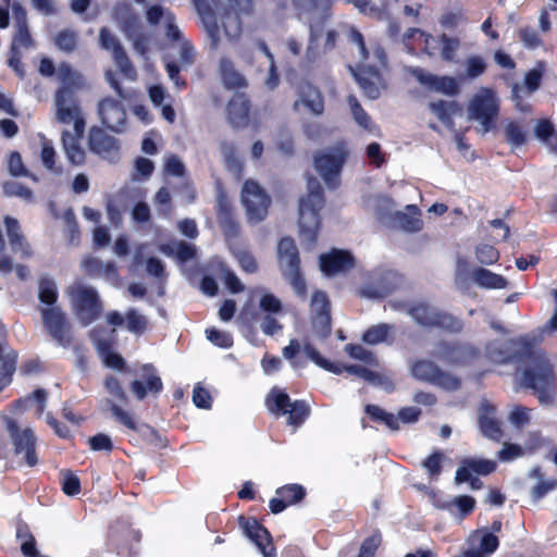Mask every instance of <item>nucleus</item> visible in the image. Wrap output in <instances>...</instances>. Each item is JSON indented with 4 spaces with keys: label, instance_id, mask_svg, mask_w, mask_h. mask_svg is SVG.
<instances>
[{
    "label": "nucleus",
    "instance_id": "obj_1",
    "mask_svg": "<svg viewBox=\"0 0 557 557\" xmlns=\"http://www.w3.org/2000/svg\"><path fill=\"white\" fill-rule=\"evenodd\" d=\"M298 14L306 16L309 23V41L305 59L313 62L321 53L320 41L323 39V51L334 48L337 32L330 29L323 33V26L331 16L333 0H293Z\"/></svg>",
    "mask_w": 557,
    "mask_h": 557
},
{
    "label": "nucleus",
    "instance_id": "obj_2",
    "mask_svg": "<svg viewBox=\"0 0 557 557\" xmlns=\"http://www.w3.org/2000/svg\"><path fill=\"white\" fill-rule=\"evenodd\" d=\"M193 1L214 45L220 35L218 15L221 5L226 3L228 5L222 16V26L225 35L230 38H236L240 33L239 13L249 12L251 9V0H212L215 8H211L205 0Z\"/></svg>",
    "mask_w": 557,
    "mask_h": 557
},
{
    "label": "nucleus",
    "instance_id": "obj_3",
    "mask_svg": "<svg viewBox=\"0 0 557 557\" xmlns=\"http://www.w3.org/2000/svg\"><path fill=\"white\" fill-rule=\"evenodd\" d=\"M146 20L151 26L162 25L166 38L180 42L178 64L175 62L166 63L169 78L175 85H180V71L188 69L195 62L194 48L183 38L182 30L176 24V18L169 9L159 4L151 5L146 11Z\"/></svg>",
    "mask_w": 557,
    "mask_h": 557
},
{
    "label": "nucleus",
    "instance_id": "obj_4",
    "mask_svg": "<svg viewBox=\"0 0 557 557\" xmlns=\"http://www.w3.org/2000/svg\"><path fill=\"white\" fill-rule=\"evenodd\" d=\"M350 40L357 45L359 54L362 58V63L357 71L350 67L352 75L358 82L363 92L371 99H376L380 96L381 89L384 87L383 81L376 66L386 65V55L381 47H375L372 51V58L375 61L374 64L366 63L369 59V52L366 49L363 36L360 32L351 29L349 35Z\"/></svg>",
    "mask_w": 557,
    "mask_h": 557
},
{
    "label": "nucleus",
    "instance_id": "obj_5",
    "mask_svg": "<svg viewBox=\"0 0 557 557\" xmlns=\"http://www.w3.org/2000/svg\"><path fill=\"white\" fill-rule=\"evenodd\" d=\"M308 195L299 201V233L309 245L315 243L319 230V211L324 206L323 190L317 178H309Z\"/></svg>",
    "mask_w": 557,
    "mask_h": 557
},
{
    "label": "nucleus",
    "instance_id": "obj_6",
    "mask_svg": "<svg viewBox=\"0 0 557 557\" xmlns=\"http://www.w3.org/2000/svg\"><path fill=\"white\" fill-rule=\"evenodd\" d=\"M521 384L532 388L542 404L549 403L554 394L555 376L548 360L533 355L530 366L522 372Z\"/></svg>",
    "mask_w": 557,
    "mask_h": 557
},
{
    "label": "nucleus",
    "instance_id": "obj_7",
    "mask_svg": "<svg viewBox=\"0 0 557 557\" xmlns=\"http://www.w3.org/2000/svg\"><path fill=\"white\" fill-rule=\"evenodd\" d=\"M499 98L493 89L482 87L470 99L468 120L479 123L478 132L486 134L494 128L499 114Z\"/></svg>",
    "mask_w": 557,
    "mask_h": 557
},
{
    "label": "nucleus",
    "instance_id": "obj_8",
    "mask_svg": "<svg viewBox=\"0 0 557 557\" xmlns=\"http://www.w3.org/2000/svg\"><path fill=\"white\" fill-rule=\"evenodd\" d=\"M73 313L83 325H89L102 311L99 294L92 286L74 283L65 290Z\"/></svg>",
    "mask_w": 557,
    "mask_h": 557
},
{
    "label": "nucleus",
    "instance_id": "obj_9",
    "mask_svg": "<svg viewBox=\"0 0 557 557\" xmlns=\"http://www.w3.org/2000/svg\"><path fill=\"white\" fill-rule=\"evenodd\" d=\"M348 154L347 144L338 141L314 156V169L329 188H336L339 185L341 172Z\"/></svg>",
    "mask_w": 557,
    "mask_h": 557
},
{
    "label": "nucleus",
    "instance_id": "obj_10",
    "mask_svg": "<svg viewBox=\"0 0 557 557\" xmlns=\"http://www.w3.org/2000/svg\"><path fill=\"white\" fill-rule=\"evenodd\" d=\"M277 258L281 271L289 282L295 293L304 295L306 284L299 273V255L294 240L289 237L282 238L277 245Z\"/></svg>",
    "mask_w": 557,
    "mask_h": 557
},
{
    "label": "nucleus",
    "instance_id": "obj_11",
    "mask_svg": "<svg viewBox=\"0 0 557 557\" xmlns=\"http://www.w3.org/2000/svg\"><path fill=\"white\" fill-rule=\"evenodd\" d=\"M104 387L109 397L102 400V409L111 412V416L129 430H137V422L134 416L124 410L120 404H126L128 397L115 376H108L104 380Z\"/></svg>",
    "mask_w": 557,
    "mask_h": 557
},
{
    "label": "nucleus",
    "instance_id": "obj_12",
    "mask_svg": "<svg viewBox=\"0 0 557 557\" xmlns=\"http://www.w3.org/2000/svg\"><path fill=\"white\" fill-rule=\"evenodd\" d=\"M304 354L317 366L325 369L335 374H341L343 371H347L349 374L357 375L364 381H368L374 385L383 386L385 389H391V382L384 379L381 374L370 371L361 366H348L343 367L341 364L333 363L319 354V351L309 343H306L302 347Z\"/></svg>",
    "mask_w": 557,
    "mask_h": 557
},
{
    "label": "nucleus",
    "instance_id": "obj_13",
    "mask_svg": "<svg viewBox=\"0 0 557 557\" xmlns=\"http://www.w3.org/2000/svg\"><path fill=\"white\" fill-rule=\"evenodd\" d=\"M267 408L275 414L288 416L287 422L298 426L309 414V407L305 401H292L289 396L280 388H273L265 400Z\"/></svg>",
    "mask_w": 557,
    "mask_h": 557
},
{
    "label": "nucleus",
    "instance_id": "obj_14",
    "mask_svg": "<svg viewBox=\"0 0 557 557\" xmlns=\"http://www.w3.org/2000/svg\"><path fill=\"white\" fill-rule=\"evenodd\" d=\"M41 322L50 337L60 346L66 347L70 344L71 324L66 314L60 306H45L38 308Z\"/></svg>",
    "mask_w": 557,
    "mask_h": 557
},
{
    "label": "nucleus",
    "instance_id": "obj_15",
    "mask_svg": "<svg viewBox=\"0 0 557 557\" xmlns=\"http://www.w3.org/2000/svg\"><path fill=\"white\" fill-rule=\"evenodd\" d=\"M411 375L423 382H428L446 391H456L460 386L459 380L442 371L434 362L430 360H417L410 366Z\"/></svg>",
    "mask_w": 557,
    "mask_h": 557
},
{
    "label": "nucleus",
    "instance_id": "obj_16",
    "mask_svg": "<svg viewBox=\"0 0 557 557\" xmlns=\"http://www.w3.org/2000/svg\"><path fill=\"white\" fill-rule=\"evenodd\" d=\"M53 101L57 121L62 124H73L76 136L83 137L86 122L75 97H67L64 91H55Z\"/></svg>",
    "mask_w": 557,
    "mask_h": 557
},
{
    "label": "nucleus",
    "instance_id": "obj_17",
    "mask_svg": "<svg viewBox=\"0 0 557 557\" xmlns=\"http://www.w3.org/2000/svg\"><path fill=\"white\" fill-rule=\"evenodd\" d=\"M5 425L16 455L23 456L28 467H34L37 463L35 451L36 436L34 431L30 428H20L16 421L8 417L5 418Z\"/></svg>",
    "mask_w": 557,
    "mask_h": 557
},
{
    "label": "nucleus",
    "instance_id": "obj_18",
    "mask_svg": "<svg viewBox=\"0 0 557 557\" xmlns=\"http://www.w3.org/2000/svg\"><path fill=\"white\" fill-rule=\"evenodd\" d=\"M242 201L250 222L258 223L265 218L270 205V198L264 194L258 183L247 181L244 184Z\"/></svg>",
    "mask_w": 557,
    "mask_h": 557
},
{
    "label": "nucleus",
    "instance_id": "obj_19",
    "mask_svg": "<svg viewBox=\"0 0 557 557\" xmlns=\"http://www.w3.org/2000/svg\"><path fill=\"white\" fill-rule=\"evenodd\" d=\"M409 314L420 325L441 326L445 330L458 332L461 330V322L450 314L441 313L435 307L426 304H418L409 310Z\"/></svg>",
    "mask_w": 557,
    "mask_h": 557
},
{
    "label": "nucleus",
    "instance_id": "obj_20",
    "mask_svg": "<svg viewBox=\"0 0 557 557\" xmlns=\"http://www.w3.org/2000/svg\"><path fill=\"white\" fill-rule=\"evenodd\" d=\"M399 283L394 271L379 270L370 274L368 282L361 287L360 296L369 299H381L391 294Z\"/></svg>",
    "mask_w": 557,
    "mask_h": 557
},
{
    "label": "nucleus",
    "instance_id": "obj_21",
    "mask_svg": "<svg viewBox=\"0 0 557 557\" xmlns=\"http://www.w3.org/2000/svg\"><path fill=\"white\" fill-rule=\"evenodd\" d=\"M312 326L319 337L331 333L330 301L323 292H315L310 302Z\"/></svg>",
    "mask_w": 557,
    "mask_h": 557
},
{
    "label": "nucleus",
    "instance_id": "obj_22",
    "mask_svg": "<svg viewBox=\"0 0 557 557\" xmlns=\"http://www.w3.org/2000/svg\"><path fill=\"white\" fill-rule=\"evenodd\" d=\"M412 75L425 88L446 96H456L460 90L458 79L453 76L434 75L419 67L412 70Z\"/></svg>",
    "mask_w": 557,
    "mask_h": 557
},
{
    "label": "nucleus",
    "instance_id": "obj_23",
    "mask_svg": "<svg viewBox=\"0 0 557 557\" xmlns=\"http://www.w3.org/2000/svg\"><path fill=\"white\" fill-rule=\"evenodd\" d=\"M239 524L245 535L259 548L263 557H273L275 549L271 544L269 531L256 519L240 518Z\"/></svg>",
    "mask_w": 557,
    "mask_h": 557
},
{
    "label": "nucleus",
    "instance_id": "obj_24",
    "mask_svg": "<svg viewBox=\"0 0 557 557\" xmlns=\"http://www.w3.org/2000/svg\"><path fill=\"white\" fill-rule=\"evenodd\" d=\"M114 330L110 334L101 332L97 329L92 330L90 337L96 346V349L102 360V362L112 369L122 370L124 368V359L111 349L112 336Z\"/></svg>",
    "mask_w": 557,
    "mask_h": 557
},
{
    "label": "nucleus",
    "instance_id": "obj_25",
    "mask_svg": "<svg viewBox=\"0 0 557 557\" xmlns=\"http://www.w3.org/2000/svg\"><path fill=\"white\" fill-rule=\"evenodd\" d=\"M89 147L92 152L109 161H115L120 156L116 139L100 128L90 129Z\"/></svg>",
    "mask_w": 557,
    "mask_h": 557
},
{
    "label": "nucleus",
    "instance_id": "obj_26",
    "mask_svg": "<svg viewBox=\"0 0 557 557\" xmlns=\"http://www.w3.org/2000/svg\"><path fill=\"white\" fill-rule=\"evenodd\" d=\"M144 381L134 380L131 384V391L138 400H143L149 393L159 394L162 391V381L151 364H145L141 368Z\"/></svg>",
    "mask_w": 557,
    "mask_h": 557
},
{
    "label": "nucleus",
    "instance_id": "obj_27",
    "mask_svg": "<svg viewBox=\"0 0 557 557\" xmlns=\"http://www.w3.org/2000/svg\"><path fill=\"white\" fill-rule=\"evenodd\" d=\"M114 17L122 24V28L126 36L133 40L134 49L144 54L146 52L147 44L143 37H134L133 29L137 27L138 21L133 14L128 4H120L114 9Z\"/></svg>",
    "mask_w": 557,
    "mask_h": 557
},
{
    "label": "nucleus",
    "instance_id": "obj_28",
    "mask_svg": "<svg viewBox=\"0 0 557 557\" xmlns=\"http://www.w3.org/2000/svg\"><path fill=\"white\" fill-rule=\"evenodd\" d=\"M354 267L352 256L345 250L334 249L320 257L321 271L326 275H336Z\"/></svg>",
    "mask_w": 557,
    "mask_h": 557
},
{
    "label": "nucleus",
    "instance_id": "obj_29",
    "mask_svg": "<svg viewBox=\"0 0 557 557\" xmlns=\"http://www.w3.org/2000/svg\"><path fill=\"white\" fill-rule=\"evenodd\" d=\"M99 37L101 47L112 52L117 66L124 73V75L129 78H134L135 70L133 69L127 55L125 54L117 39L113 35H111L106 28H102L100 30Z\"/></svg>",
    "mask_w": 557,
    "mask_h": 557
},
{
    "label": "nucleus",
    "instance_id": "obj_30",
    "mask_svg": "<svg viewBox=\"0 0 557 557\" xmlns=\"http://www.w3.org/2000/svg\"><path fill=\"white\" fill-rule=\"evenodd\" d=\"M99 115L102 123L114 132H120L126 120L124 108L114 99H104L99 103Z\"/></svg>",
    "mask_w": 557,
    "mask_h": 557
},
{
    "label": "nucleus",
    "instance_id": "obj_31",
    "mask_svg": "<svg viewBox=\"0 0 557 557\" xmlns=\"http://www.w3.org/2000/svg\"><path fill=\"white\" fill-rule=\"evenodd\" d=\"M57 79L60 83L57 91H64L67 97H74V92L85 86L83 75L65 62L57 67Z\"/></svg>",
    "mask_w": 557,
    "mask_h": 557
},
{
    "label": "nucleus",
    "instance_id": "obj_32",
    "mask_svg": "<svg viewBox=\"0 0 557 557\" xmlns=\"http://www.w3.org/2000/svg\"><path fill=\"white\" fill-rule=\"evenodd\" d=\"M496 468V463L487 459L467 458L462 460L461 466L457 469L455 481L458 484L470 480L472 472L486 475L492 473Z\"/></svg>",
    "mask_w": 557,
    "mask_h": 557
},
{
    "label": "nucleus",
    "instance_id": "obj_33",
    "mask_svg": "<svg viewBox=\"0 0 557 557\" xmlns=\"http://www.w3.org/2000/svg\"><path fill=\"white\" fill-rule=\"evenodd\" d=\"M479 425L484 436L496 441L500 438V423L495 417V408L486 401L479 407Z\"/></svg>",
    "mask_w": 557,
    "mask_h": 557
},
{
    "label": "nucleus",
    "instance_id": "obj_34",
    "mask_svg": "<svg viewBox=\"0 0 557 557\" xmlns=\"http://www.w3.org/2000/svg\"><path fill=\"white\" fill-rule=\"evenodd\" d=\"M81 267L83 271L91 277H104L115 283L119 278L116 268L113 262H103L96 257H86Z\"/></svg>",
    "mask_w": 557,
    "mask_h": 557
},
{
    "label": "nucleus",
    "instance_id": "obj_35",
    "mask_svg": "<svg viewBox=\"0 0 557 557\" xmlns=\"http://www.w3.org/2000/svg\"><path fill=\"white\" fill-rule=\"evenodd\" d=\"M389 223L410 233L420 231L423 225L420 219V211L414 205L406 206L404 211H396Z\"/></svg>",
    "mask_w": 557,
    "mask_h": 557
},
{
    "label": "nucleus",
    "instance_id": "obj_36",
    "mask_svg": "<svg viewBox=\"0 0 557 557\" xmlns=\"http://www.w3.org/2000/svg\"><path fill=\"white\" fill-rule=\"evenodd\" d=\"M226 111L227 119L234 127H244L247 125L249 103L244 95H234L227 104Z\"/></svg>",
    "mask_w": 557,
    "mask_h": 557
},
{
    "label": "nucleus",
    "instance_id": "obj_37",
    "mask_svg": "<svg viewBox=\"0 0 557 557\" xmlns=\"http://www.w3.org/2000/svg\"><path fill=\"white\" fill-rule=\"evenodd\" d=\"M366 209L372 211L381 221L389 223L395 211V202L392 198L383 195H375L364 200Z\"/></svg>",
    "mask_w": 557,
    "mask_h": 557
},
{
    "label": "nucleus",
    "instance_id": "obj_38",
    "mask_svg": "<svg viewBox=\"0 0 557 557\" xmlns=\"http://www.w3.org/2000/svg\"><path fill=\"white\" fill-rule=\"evenodd\" d=\"M473 539L479 540V548L467 550L466 557H488L499 545L497 536L485 528L476 530Z\"/></svg>",
    "mask_w": 557,
    "mask_h": 557
},
{
    "label": "nucleus",
    "instance_id": "obj_39",
    "mask_svg": "<svg viewBox=\"0 0 557 557\" xmlns=\"http://www.w3.org/2000/svg\"><path fill=\"white\" fill-rule=\"evenodd\" d=\"M300 106H305L311 113L315 115L322 114L324 103L320 91L313 86L307 84L299 91V99L295 101V109L299 110Z\"/></svg>",
    "mask_w": 557,
    "mask_h": 557
},
{
    "label": "nucleus",
    "instance_id": "obj_40",
    "mask_svg": "<svg viewBox=\"0 0 557 557\" xmlns=\"http://www.w3.org/2000/svg\"><path fill=\"white\" fill-rule=\"evenodd\" d=\"M473 282L481 288L503 289L507 287V280L497 273L484 268L474 269L471 273Z\"/></svg>",
    "mask_w": 557,
    "mask_h": 557
},
{
    "label": "nucleus",
    "instance_id": "obj_41",
    "mask_svg": "<svg viewBox=\"0 0 557 557\" xmlns=\"http://www.w3.org/2000/svg\"><path fill=\"white\" fill-rule=\"evenodd\" d=\"M438 507L451 516L462 519L475 507V499L468 495H460L442 502Z\"/></svg>",
    "mask_w": 557,
    "mask_h": 557
},
{
    "label": "nucleus",
    "instance_id": "obj_42",
    "mask_svg": "<svg viewBox=\"0 0 557 557\" xmlns=\"http://www.w3.org/2000/svg\"><path fill=\"white\" fill-rule=\"evenodd\" d=\"M528 475L530 479L536 480V484L531 491L534 500L541 499L557 487V480L554 478H545L540 467L532 468Z\"/></svg>",
    "mask_w": 557,
    "mask_h": 557
},
{
    "label": "nucleus",
    "instance_id": "obj_43",
    "mask_svg": "<svg viewBox=\"0 0 557 557\" xmlns=\"http://www.w3.org/2000/svg\"><path fill=\"white\" fill-rule=\"evenodd\" d=\"M159 250L168 257H175L181 262H186L196 256L195 246L185 242L162 244Z\"/></svg>",
    "mask_w": 557,
    "mask_h": 557
},
{
    "label": "nucleus",
    "instance_id": "obj_44",
    "mask_svg": "<svg viewBox=\"0 0 557 557\" xmlns=\"http://www.w3.org/2000/svg\"><path fill=\"white\" fill-rule=\"evenodd\" d=\"M504 136L506 143L512 149L520 148L528 140V133L524 126L520 122L513 120H508L505 122Z\"/></svg>",
    "mask_w": 557,
    "mask_h": 557
},
{
    "label": "nucleus",
    "instance_id": "obj_45",
    "mask_svg": "<svg viewBox=\"0 0 557 557\" xmlns=\"http://www.w3.org/2000/svg\"><path fill=\"white\" fill-rule=\"evenodd\" d=\"M58 297L59 292L55 281L48 276L40 277L38 283V308H44L45 306H58Z\"/></svg>",
    "mask_w": 557,
    "mask_h": 557
},
{
    "label": "nucleus",
    "instance_id": "obj_46",
    "mask_svg": "<svg viewBox=\"0 0 557 557\" xmlns=\"http://www.w3.org/2000/svg\"><path fill=\"white\" fill-rule=\"evenodd\" d=\"M81 138L75 133L71 134L67 131L62 133V143L66 157L71 163L77 165L82 164L85 160V151L78 145Z\"/></svg>",
    "mask_w": 557,
    "mask_h": 557
},
{
    "label": "nucleus",
    "instance_id": "obj_47",
    "mask_svg": "<svg viewBox=\"0 0 557 557\" xmlns=\"http://www.w3.org/2000/svg\"><path fill=\"white\" fill-rule=\"evenodd\" d=\"M220 72L223 83L227 88H242L246 86V78L235 70L234 64L228 59H221Z\"/></svg>",
    "mask_w": 557,
    "mask_h": 557
},
{
    "label": "nucleus",
    "instance_id": "obj_48",
    "mask_svg": "<svg viewBox=\"0 0 557 557\" xmlns=\"http://www.w3.org/2000/svg\"><path fill=\"white\" fill-rule=\"evenodd\" d=\"M431 112L445 124L449 129L454 128L451 115L457 111L458 104L455 101L438 100L429 104Z\"/></svg>",
    "mask_w": 557,
    "mask_h": 557
},
{
    "label": "nucleus",
    "instance_id": "obj_49",
    "mask_svg": "<svg viewBox=\"0 0 557 557\" xmlns=\"http://www.w3.org/2000/svg\"><path fill=\"white\" fill-rule=\"evenodd\" d=\"M255 295L258 296L259 309L265 314H281L283 305L282 301L273 294L267 290H256Z\"/></svg>",
    "mask_w": 557,
    "mask_h": 557
},
{
    "label": "nucleus",
    "instance_id": "obj_50",
    "mask_svg": "<svg viewBox=\"0 0 557 557\" xmlns=\"http://www.w3.org/2000/svg\"><path fill=\"white\" fill-rule=\"evenodd\" d=\"M347 102L356 124L368 132H372L374 124L369 114L361 108L356 97L349 96Z\"/></svg>",
    "mask_w": 557,
    "mask_h": 557
},
{
    "label": "nucleus",
    "instance_id": "obj_51",
    "mask_svg": "<svg viewBox=\"0 0 557 557\" xmlns=\"http://www.w3.org/2000/svg\"><path fill=\"white\" fill-rule=\"evenodd\" d=\"M394 331V326L386 323H381L371 326L363 334L362 339L370 345L384 343L388 339L389 334Z\"/></svg>",
    "mask_w": 557,
    "mask_h": 557
},
{
    "label": "nucleus",
    "instance_id": "obj_52",
    "mask_svg": "<svg viewBox=\"0 0 557 557\" xmlns=\"http://www.w3.org/2000/svg\"><path fill=\"white\" fill-rule=\"evenodd\" d=\"M221 152L227 169L239 176L243 170V163L238 157L235 145L232 143H223L221 145Z\"/></svg>",
    "mask_w": 557,
    "mask_h": 557
},
{
    "label": "nucleus",
    "instance_id": "obj_53",
    "mask_svg": "<svg viewBox=\"0 0 557 557\" xmlns=\"http://www.w3.org/2000/svg\"><path fill=\"white\" fill-rule=\"evenodd\" d=\"M463 66L465 77L468 79H475L486 71L487 63L481 55H469L465 60Z\"/></svg>",
    "mask_w": 557,
    "mask_h": 557
},
{
    "label": "nucleus",
    "instance_id": "obj_54",
    "mask_svg": "<svg viewBox=\"0 0 557 557\" xmlns=\"http://www.w3.org/2000/svg\"><path fill=\"white\" fill-rule=\"evenodd\" d=\"M4 226L7 231V235L9 237L10 244L14 251L23 249V240L24 237L21 233L20 223L16 219L12 216L4 218Z\"/></svg>",
    "mask_w": 557,
    "mask_h": 557
},
{
    "label": "nucleus",
    "instance_id": "obj_55",
    "mask_svg": "<svg viewBox=\"0 0 557 557\" xmlns=\"http://www.w3.org/2000/svg\"><path fill=\"white\" fill-rule=\"evenodd\" d=\"M15 33L13 35L11 51L28 50L35 48V42L29 33L28 26L26 27H17L14 28Z\"/></svg>",
    "mask_w": 557,
    "mask_h": 557
},
{
    "label": "nucleus",
    "instance_id": "obj_56",
    "mask_svg": "<svg viewBox=\"0 0 557 557\" xmlns=\"http://www.w3.org/2000/svg\"><path fill=\"white\" fill-rule=\"evenodd\" d=\"M367 413L374 420L384 422L389 429L398 430V419L375 405H368Z\"/></svg>",
    "mask_w": 557,
    "mask_h": 557
},
{
    "label": "nucleus",
    "instance_id": "obj_57",
    "mask_svg": "<svg viewBox=\"0 0 557 557\" xmlns=\"http://www.w3.org/2000/svg\"><path fill=\"white\" fill-rule=\"evenodd\" d=\"M440 45L442 46L441 57L445 61H453L459 47L460 41L457 38H451L446 35H442L438 38Z\"/></svg>",
    "mask_w": 557,
    "mask_h": 557
},
{
    "label": "nucleus",
    "instance_id": "obj_58",
    "mask_svg": "<svg viewBox=\"0 0 557 557\" xmlns=\"http://www.w3.org/2000/svg\"><path fill=\"white\" fill-rule=\"evenodd\" d=\"M147 327V320L137 310L129 309L126 313V329L135 334H141Z\"/></svg>",
    "mask_w": 557,
    "mask_h": 557
},
{
    "label": "nucleus",
    "instance_id": "obj_59",
    "mask_svg": "<svg viewBox=\"0 0 557 557\" xmlns=\"http://www.w3.org/2000/svg\"><path fill=\"white\" fill-rule=\"evenodd\" d=\"M276 494L289 506L300 500L304 497L305 492L300 485L292 484L277 488Z\"/></svg>",
    "mask_w": 557,
    "mask_h": 557
},
{
    "label": "nucleus",
    "instance_id": "obj_60",
    "mask_svg": "<svg viewBox=\"0 0 557 557\" xmlns=\"http://www.w3.org/2000/svg\"><path fill=\"white\" fill-rule=\"evenodd\" d=\"M207 339L221 348H228L233 345L232 335L228 332L215 327L206 330Z\"/></svg>",
    "mask_w": 557,
    "mask_h": 557
},
{
    "label": "nucleus",
    "instance_id": "obj_61",
    "mask_svg": "<svg viewBox=\"0 0 557 557\" xmlns=\"http://www.w3.org/2000/svg\"><path fill=\"white\" fill-rule=\"evenodd\" d=\"M3 191L8 196L20 197L26 201H30L33 199L32 190L14 181L5 182L3 184Z\"/></svg>",
    "mask_w": 557,
    "mask_h": 557
},
{
    "label": "nucleus",
    "instance_id": "obj_62",
    "mask_svg": "<svg viewBox=\"0 0 557 557\" xmlns=\"http://www.w3.org/2000/svg\"><path fill=\"white\" fill-rule=\"evenodd\" d=\"M476 260L482 264H493L497 262L499 252L491 245H480L475 250Z\"/></svg>",
    "mask_w": 557,
    "mask_h": 557
},
{
    "label": "nucleus",
    "instance_id": "obj_63",
    "mask_svg": "<svg viewBox=\"0 0 557 557\" xmlns=\"http://www.w3.org/2000/svg\"><path fill=\"white\" fill-rule=\"evenodd\" d=\"M62 490L66 495L74 496L81 491L79 479L70 471L61 473Z\"/></svg>",
    "mask_w": 557,
    "mask_h": 557
},
{
    "label": "nucleus",
    "instance_id": "obj_64",
    "mask_svg": "<svg viewBox=\"0 0 557 557\" xmlns=\"http://www.w3.org/2000/svg\"><path fill=\"white\" fill-rule=\"evenodd\" d=\"M77 42L76 34L72 30H63L55 37V45L59 49L71 52L75 49Z\"/></svg>",
    "mask_w": 557,
    "mask_h": 557
}]
</instances>
